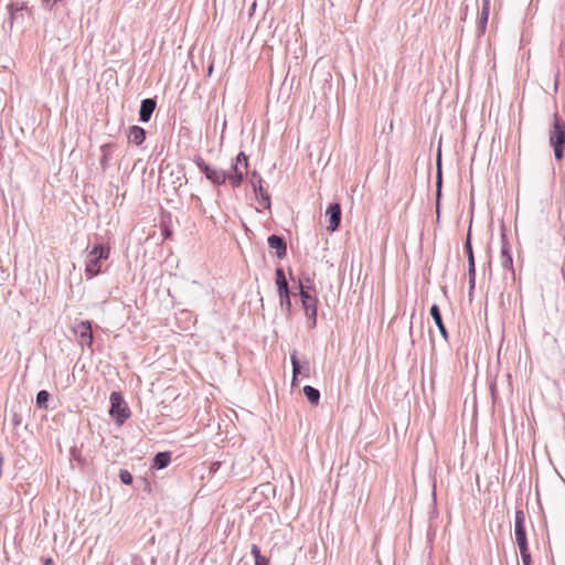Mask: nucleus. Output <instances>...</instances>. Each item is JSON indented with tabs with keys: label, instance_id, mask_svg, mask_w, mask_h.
<instances>
[{
	"label": "nucleus",
	"instance_id": "nucleus-1",
	"mask_svg": "<svg viewBox=\"0 0 565 565\" xmlns=\"http://www.w3.org/2000/svg\"><path fill=\"white\" fill-rule=\"evenodd\" d=\"M110 255V247L108 245H95L87 255L85 273L88 278L97 276L102 271L100 262L107 259Z\"/></svg>",
	"mask_w": 565,
	"mask_h": 565
},
{
	"label": "nucleus",
	"instance_id": "nucleus-2",
	"mask_svg": "<svg viewBox=\"0 0 565 565\" xmlns=\"http://www.w3.org/2000/svg\"><path fill=\"white\" fill-rule=\"evenodd\" d=\"M550 143L554 148L555 158H563V149L565 145V124L557 114L553 117V127L550 131Z\"/></svg>",
	"mask_w": 565,
	"mask_h": 565
},
{
	"label": "nucleus",
	"instance_id": "nucleus-3",
	"mask_svg": "<svg viewBox=\"0 0 565 565\" xmlns=\"http://www.w3.org/2000/svg\"><path fill=\"white\" fill-rule=\"evenodd\" d=\"M110 411L109 415L115 419L118 425H122L129 417L130 411L119 392L110 394Z\"/></svg>",
	"mask_w": 565,
	"mask_h": 565
},
{
	"label": "nucleus",
	"instance_id": "nucleus-4",
	"mask_svg": "<svg viewBox=\"0 0 565 565\" xmlns=\"http://www.w3.org/2000/svg\"><path fill=\"white\" fill-rule=\"evenodd\" d=\"M248 159L244 152H239L231 171L226 173V180L234 188L241 185L244 177L247 174Z\"/></svg>",
	"mask_w": 565,
	"mask_h": 565
},
{
	"label": "nucleus",
	"instance_id": "nucleus-5",
	"mask_svg": "<svg viewBox=\"0 0 565 565\" xmlns=\"http://www.w3.org/2000/svg\"><path fill=\"white\" fill-rule=\"evenodd\" d=\"M300 296L302 306L306 312V316L311 320V326L313 327L316 324L317 319V303L318 300L316 296L311 295V288L308 286H305L302 281H300Z\"/></svg>",
	"mask_w": 565,
	"mask_h": 565
},
{
	"label": "nucleus",
	"instance_id": "nucleus-6",
	"mask_svg": "<svg viewBox=\"0 0 565 565\" xmlns=\"http://www.w3.org/2000/svg\"><path fill=\"white\" fill-rule=\"evenodd\" d=\"M524 522H525L524 513L522 511H516L515 520H514V523H515L514 534H515V542L520 548V553L529 552Z\"/></svg>",
	"mask_w": 565,
	"mask_h": 565
},
{
	"label": "nucleus",
	"instance_id": "nucleus-7",
	"mask_svg": "<svg viewBox=\"0 0 565 565\" xmlns=\"http://www.w3.org/2000/svg\"><path fill=\"white\" fill-rule=\"evenodd\" d=\"M195 162L199 169L205 174L206 179L210 180L212 183L217 185L225 183L226 172L211 168L207 163L204 162L202 158H198Z\"/></svg>",
	"mask_w": 565,
	"mask_h": 565
},
{
	"label": "nucleus",
	"instance_id": "nucleus-8",
	"mask_svg": "<svg viewBox=\"0 0 565 565\" xmlns=\"http://www.w3.org/2000/svg\"><path fill=\"white\" fill-rule=\"evenodd\" d=\"M326 215L328 216V222H329L327 230L329 232H334L339 227L340 222H341L340 204L331 203L326 211Z\"/></svg>",
	"mask_w": 565,
	"mask_h": 565
},
{
	"label": "nucleus",
	"instance_id": "nucleus-9",
	"mask_svg": "<svg viewBox=\"0 0 565 565\" xmlns=\"http://www.w3.org/2000/svg\"><path fill=\"white\" fill-rule=\"evenodd\" d=\"M75 332L79 335V341L82 345L92 347L93 344V332H92V324L89 321H81Z\"/></svg>",
	"mask_w": 565,
	"mask_h": 565
},
{
	"label": "nucleus",
	"instance_id": "nucleus-10",
	"mask_svg": "<svg viewBox=\"0 0 565 565\" xmlns=\"http://www.w3.org/2000/svg\"><path fill=\"white\" fill-rule=\"evenodd\" d=\"M252 184H253V188H254V191H255L256 195H259L260 199H262L260 204L264 207L268 209L270 206L269 194L264 189L263 180L259 177L256 175V172L253 173Z\"/></svg>",
	"mask_w": 565,
	"mask_h": 565
},
{
	"label": "nucleus",
	"instance_id": "nucleus-11",
	"mask_svg": "<svg viewBox=\"0 0 565 565\" xmlns=\"http://www.w3.org/2000/svg\"><path fill=\"white\" fill-rule=\"evenodd\" d=\"M268 245L271 249L276 250L278 258H284L287 254V246L284 239L277 235H270L267 239Z\"/></svg>",
	"mask_w": 565,
	"mask_h": 565
},
{
	"label": "nucleus",
	"instance_id": "nucleus-12",
	"mask_svg": "<svg viewBox=\"0 0 565 565\" xmlns=\"http://www.w3.org/2000/svg\"><path fill=\"white\" fill-rule=\"evenodd\" d=\"M156 109V102L153 99L147 98L141 102L140 106V120L143 122L149 121L153 110Z\"/></svg>",
	"mask_w": 565,
	"mask_h": 565
},
{
	"label": "nucleus",
	"instance_id": "nucleus-13",
	"mask_svg": "<svg viewBox=\"0 0 565 565\" xmlns=\"http://www.w3.org/2000/svg\"><path fill=\"white\" fill-rule=\"evenodd\" d=\"M276 285L280 297V301H284V297H287V291H289V289L287 279L281 268L276 269Z\"/></svg>",
	"mask_w": 565,
	"mask_h": 565
},
{
	"label": "nucleus",
	"instance_id": "nucleus-14",
	"mask_svg": "<svg viewBox=\"0 0 565 565\" xmlns=\"http://www.w3.org/2000/svg\"><path fill=\"white\" fill-rule=\"evenodd\" d=\"M146 139V130L139 126H131L128 132V140L140 146Z\"/></svg>",
	"mask_w": 565,
	"mask_h": 565
},
{
	"label": "nucleus",
	"instance_id": "nucleus-15",
	"mask_svg": "<svg viewBox=\"0 0 565 565\" xmlns=\"http://www.w3.org/2000/svg\"><path fill=\"white\" fill-rule=\"evenodd\" d=\"M430 315H431L436 326L438 327L440 334L443 335V338L445 340H447L448 339V332H447V329H446V327H445V324L443 322L440 310H439V307L437 305H433L431 306Z\"/></svg>",
	"mask_w": 565,
	"mask_h": 565
},
{
	"label": "nucleus",
	"instance_id": "nucleus-16",
	"mask_svg": "<svg viewBox=\"0 0 565 565\" xmlns=\"http://www.w3.org/2000/svg\"><path fill=\"white\" fill-rule=\"evenodd\" d=\"M170 461L171 454L169 451L158 452L153 458L152 468L163 469L170 463Z\"/></svg>",
	"mask_w": 565,
	"mask_h": 565
},
{
	"label": "nucleus",
	"instance_id": "nucleus-17",
	"mask_svg": "<svg viewBox=\"0 0 565 565\" xmlns=\"http://www.w3.org/2000/svg\"><path fill=\"white\" fill-rule=\"evenodd\" d=\"M501 265L513 271V259H512V255L510 253V248L508 246V244H503L502 245V248H501Z\"/></svg>",
	"mask_w": 565,
	"mask_h": 565
},
{
	"label": "nucleus",
	"instance_id": "nucleus-18",
	"mask_svg": "<svg viewBox=\"0 0 565 565\" xmlns=\"http://www.w3.org/2000/svg\"><path fill=\"white\" fill-rule=\"evenodd\" d=\"M303 394L312 405H318L320 401V393L317 388L306 385L303 387Z\"/></svg>",
	"mask_w": 565,
	"mask_h": 565
},
{
	"label": "nucleus",
	"instance_id": "nucleus-19",
	"mask_svg": "<svg viewBox=\"0 0 565 565\" xmlns=\"http://www.w3.org/2000/svg\"><path fill=\"white\" fill-rule=\"evenodd\" d=\"M250 553L255 557V565H269V559L260 554V550L256 544L252 545Z\"/></svg>",
	"mask_w": 565,
	"mask_h": 565
},
{
	"label": "nucleus",
	"instance_id": "nucleus-20",
	"mask_svg": "<svg viewBox=\"0 0 565 565\" xmlns=\"http://www.w3.org/2000/svg\"><path fill=\"white\" fill-rule=\"evenodd\" d=\"M465 248H466V252L468 255V267H471V269L473 270L475 257H473V252H472V246H471L470 232H468Z\"/></svg>",
	"mask_w": 565,
	"mask_h": 565
},
{
	"label": "nucleus",
	"instance_id": "nucleus-21",
	"mask_svg": "<svg viewBox=\"0 0 565 565\" xmlns=\"http://www.w3.org/2000/svg\"><path fill=\"white\" fill-rule=\"evenodd\" d=\"M50 394L46 391H40L36 396V403L40 407L46 408L45 403L49 401Z\"/></svg>",
	"mask_w": 565,
	"mask_h": 565
},
{
	"label": "nucleus",
	"instance_id": "nucleus-22",
	"mask_svg": "<svg viewBox=\"0 0 565 565\" xmlns=\"http://www.w3.org/2000/svg\"><path fill=\"white\" fill-rule=\"evenodd\" d=\"M291 364H292V373H294L292 382H295L296 379H297V375L300 372V366H299V362H298V359L296 356V353L291 354Z\"/></svg>",
	"mask_w": 565,
	"mask_h": 565
},
{
	"label": "nucleus",
	"instance_id": "nucleus-23",
	"mask_svg": "<svg viewBox=\"0 0 565 565\" xmlns=\"http://www.w3.org/2000/svg\"><path fill=\"white\" fill-rule=\"evenodd\" d=\"M119 478H120L121 482H124L125 484L132 483V476L128 470H125V469L120 470Z\"/></svg>",
	"mask_w": 565,
	"mask_h": 565
},
{
	"label": "nucleus",
	"instance_id": "nucleus-24",
	"mask_svg": "<svg viewBox=\"0 0 565 565\" xmlns=\"http://www.w3.org/2000/svg\"><path fill=\"white\" fill-rule=\"evenodd\" d=\"M468 273H469V287H470V290H472L475 288V284H476V267H473V270L471 269V267H468Z\"/></svg>",
	"mask_w": 565,
	"mask_h": 565
},
{
	"label": "nucleus",
	"instance_id": "nucleus-25",
	"mask_svg": "<svg viewBox=\"0 0 565 565\" xmlns=\"http://www.w3.org/2000/svg\"><path fill=\"white\" fill-rule=\"evenodd\" d=\"M521 558L523 562V565H531V554L529 552H521Z\"/></svg>",
	"mask_w": 565,
	"mask_h": 565
},
{
	"label": "nucleus",
	"instance_id": "nucleus-26",
	"mask_svg": "<svg viewBox=\"0 0 565 565\" xmlns=\"http://www.w3.org/2000/svg\"><path fill=\"white\" fill-rule=\"evenodd\" d=\"M490 0H483L482 14L487 18L489 14Z\"/></svg>",
	"mask_w": 565,
	"mask_h": 565
},
{
	"label": "nucleus",
	"instance_id": "nucleus-27",
	"mask_svg": "<svg viewBox=\"0 0 565 565\" xmlns=\"http://www.w3.org/2000/svg\"><path fill=\"white\" fill-rule=\"evenodd\" d=\"M281 303H286L287 307H290L289 291H287V297H284V301H281Z\"/></svg>",
	"mask_w": 565,
	"mask_h": 565
},
{
	"label": "nucleus",
	"instance_id": "nucleus-28",
	"mask_svg": "<svg viewBox=\"0 0 565 565\" xmlns=\"http://www.w3.org/2000/svg\"><path fill=\"white\" fill-rule=\"evenodd\" d=\"M54 562L52 558H46L44 562H43V565H53Z\"/></svg>",
	"mask_w": 565,
	"mask_h": 565
},
{
	"label": "nucleus",
	"instance_id": "nucleus-29",
	"mask_svg": "<svg viewBox=\"0 0 565 565\" xmlns=\"http://www.w3.org/2000/svg\"><path fill=\"white\" fill-rule=\"evenodd\" d=\"M218 467H220V462H214L213 466H212V469L216 470Z\"/></svg>",
	"mask_w": 565,
	"mask_h": 565
},
{
	"label": "nucleus",
	"instance_id": "nucleus-30",
	"mask_svg": "<svg viewBox=\"0 0 565 565\" xmlns=\"http://www.w3.org/2000/svg\"><path fill=\"white\" fill-rule=\"evenodd\" d=\"M437 162H438V163L440 162V154H438V159H437Z\"/></svg>",
	"mask_w": 565,
	"mask_h": 565
}]
</instances>
